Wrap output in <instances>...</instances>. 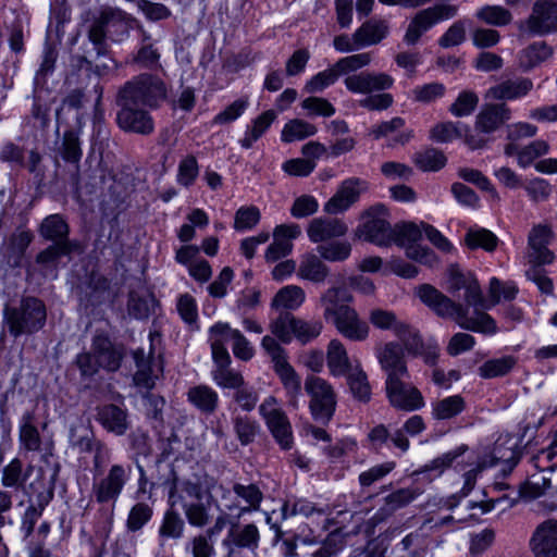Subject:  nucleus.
Masks as SVG:
<instances>
[{
	"instance_id": "49530a36",
	"label": "nucleus",
	"mask_w": 557,
	"mask_h": 557,
	"mask_svg": "<svg viewBox=\"0 0 557 557\" xmlns=\"http://www.w3.org/2000/svg\"><path fill=\"white\" fill-rule=\"evenodd\" d=\"M218 331L220 333L224 331L226 339L233 342L232 350L237 359L243 361L252 359L255 349L240 331L232 329L230 324L223 322H221V327Z\"/></svg>"
},
{
	"instance_id": "412c9836",
	"label": "nucleus",
	"mask_w": 557,
	"mask_h": 557,
	"mask_svg": "<svg viewBox=\"0 0 557 557\" xmlns=\"http://www.w3.org/2000/svg\"><path fill=\"white\" fill-rule=\"evenodd\" d=\"M300 234L301 230L297 224L277 225L273 232V243L267 248L265 260L275 262L288 256L294 247L293 239H296Z\"/></svg>"
},
{
	"instance_id": "69168bd1",
	"label": "nucleus",
	"mask_w": 557,
	"mask_h": 557,
	"mask_svg": "<svg viewBox=\"0 0 557 557\" xmlns=\"http://www.w3.org/2000/svg\"><path fill=\"white\" fill-rule=\"evenodd\" d=\"M212 379L219 387L234 391L245 383L243 374L231 369L230 366L215 367L212 371Z\"/></svg>"
},
{
	"instance_id": "473e14b6",
	"label": "nucleus",
	"mask_w": 557,
	"mask_h": 557,
	"mask_svg": "<svg viewBox=\"0 0 557 557\" xmlns=\"http://www.w3.org/2000/svg\"><path fill=\"white\" fill-rule=\"evenodd\" d=\"M261 534L256 523H231L222 544L259 547Z\"/></svg>"
},
{
	"instance_id": "2f4dec72",
	"label": "nucleus",
	"mask_w": 557,
	"mask_h": 557,
	"mask_svg": "<svg viewBox=\"0 0 557 557\" xmlns=\"http://www.w3.org/2000/svg\"><path fill=\"white\" fill-rule=\"evenodd\" d=\"M97 420L108 432L117 436L124 435L129 426L126 410L113 404L99 407Z\"/></svg>"
},
{
	"instance_id": "a878e982",
	"label": "nucleus",
	"mask_w": 557,
	"mask_h": 557,
	"mask_svg": "<svg viewBox=\"0 0 557 557\" xmlns=\"http://www.w3.org/2000/svg\"><path fill=\"white\" fill-rule=\"evenodd\" d=\"M91 350L97 357L98 362L102 369L110 372H114L120 369L123 359V352L110 341L107 335H95L92 338Z\"/></svg>"
},
{
	"instance_id": "dca6fc26",
	"label": "nucleus",
	"mask_w": 557,
	"mask_h": 557,
	"mask_svg": "<svg viewBox=\"0 0 557 557\" xmlns=\"http://www.w3.org/2000/svg\"><path fill=\"white\" fill-rule=\"evenodd\" d=\"M150 347L149 351L146 352L144 348H138L133 352L137 371L134 374V382L137 386L152 389L156 385V381L162 373V367L156 363L153 356L154 342H160L159 334H149Z\"/></svg>"
},
{
	"instance_id": "c756f323",
	"label": "nucleus",
	"mask_w": 557,
	"mask_h": 557,
	"mask_svg": "<svg viewBox=\"0 0 557 557\" xmlns=\"http://www.w3.org/2000/svg\"><path fill=\"white\" fill-rule=\"evenodd\" d=\"M326 366L334 377H341L354 369L345 345L337 338H333L326 346Z\"/></svg>"
},
{
	"instance_id": "f704fd0d",
	"label": "nucleus",
	"mask_w": 557,
	"mask_h": 557,
	"mask_svg": "<svg viewBox=\"0 0 557 557\" xmlns=\"http://www.w3.org/2000/svg\"><path fill=\"white\" fill-rule=\"evenodd\" d=\"M388 34V25L383 20H369L352 34L356 47L364 48L381 42Z\"/></svg>"
},
{
	"instance_id": "5fc2aeb1",
	"label": "nucleus",
	"mask_w": 557,
	"mask_h": 557,
	"mask_svg": "<svg viewBox=\"0 0 557 557\" xmlns=\"http://www.w3.org/2000/svg\"><path fill=\"white\" fill-rule=\"evenodd\" d=\"M351 250L352 246L347 240H335L317 247L320 257L329 262L346 261L350 257Z\"/></svg>"
},
{
	"instance_id": "c9c22d12",
	"label": "nucleus",
	"mask_w": 557,
	"mask_h": 557,
	"mask_svg": "<svg viewBox=\"0 0 557 557\" xmlns=\"http://www.w3.org/2000/svg\"><path fill=\"white\" fill-rule=\"evenodd\" d=\"M273 369L289 398V404L293 407H297L298 397L301 395L300 376L287 361V358L274 363Z\"/></svg>"
},
{
	"instance_id": "bf43d9fd",
	"label": "nucleus",
	"mask_w": 557,
	"mask_h": 557,
	"mask_svg": "<svg viewBox=\"0 0 557 557\" xmlns=\"http://www.w3.org/2000/svg\"><path fill=\"white\" fill-rule=\"evenodd\" d=\"M465 131H469V128L462 123L442 122L431 128L430 138L437 143H449L461 138Z\"/></svg>"
},
{
	"instance_id": "09e8293b",
	"label": "nucleus",
	"mask_w": 557,
	"mask_h": 557,
	"mask_svg": "<svg viewBox=\"0 0 557 557\" xmlns=\"http://www.w3.org/2000/svg\"><path fill=\"white\" fill-rule=\"evenodd\" d=\"M39 234L47 240L59 243L69 240V225L60 214H51L44 219Z\"/></svg>"
},
{
	"instance_id": "4d7b16f0",
	"label": "nucleus",
	"mask_w": 557,
	"mask_h": 557,
	"mask_svg": "<svg viewBox=\"0 0 557 557\" xmlns=\"http://www.w3.org/2000/svg\"><path fill=\"white\" fill-rule=\"evenodd\" d=\"M416 165L424 172H435L443 169L447 162L445 154L435 148H428L414 154Z\"/></svg>"
},
{
	"instance_id": "7c9ffc66",
	"label": "nucleus",
	"mask_w": 557,
	"mask_h": 557,
	"mask_svg": "<svg viewBox=\"0 0 557 557\" xmlns=\"http://www.w3.org/2000/svg\"><path fill=\"white\" fill-rule=\"evenodd\" d=\"M35 412L25 411L18 424L20 449L25 453H37L41 448L42 440L38 428L35 424Z\"/></svg>"
},
{
	"instance_id": "680f3d73",
	"label": "nucleus",
	"mask_w": 557,
	"mask_h": 557,
	"mask_svg": "<svg viewBox=\"0 0 557 557\" xmlns=\"http://www.w3.org/2000/svg\"><path fill=\"white\" fill-rule=\"evenodd\" d=\"M182 508L190 527L202 529L211 521L209 508L201 500L184 504Z\"/></svg>"
},
{
	"instance_id": "f8f14e48",
	"label": "nucleus",
	"mask_w": 557,
	"mask_h": 557,
	"mask_svg": "<svg viewBox=\"0 0 557 557\" xmlns=\"http://www.w3.org/2000/svg\"><path fill=\"white\" fill-rule=\"evenodd\" d=\"M132 467L129 465H112L107 474L92 483V495L99 504L115 503L123 492L129 475Z\"/></svg>"
},
{
	"instance_id": "c85d7f7f",
	"label": "nucleus",
	"mask_w": 557,
	"mask_h": 557,
	"mask_svg": "<svg viewBox=\"0 0 557 557\" xmlns=\"http://www.w3.org/2000/svg\"><path fill=\"white\" fill-rule=\"evenodd\" d=\"M554 53V48L546 41H534L519 51L518 65L523 72H529L552 59Z\"/></svg>"
},
{
	"instance_id": "0e129e2a",
	"label": "nucleus",
	"mask_w": 557,
	"mask_h": 557,
	"mask_svg": "<svg viewBox=\"0 0 557 557\" xmlns=\"http://www.w3.org/2000/svg\"><path fill=\"white\" fill-rule=\"evenodd\" d=\"M396 468L395 461H385L374 465L366 471H362L358 476V482L362 490L369 488L376 482L383 480Z\"/></svg>"
},
{
	"instance_id": "0eeeda50",
	"label": "nucleus",
	"mask_w": 557,
	"mask_h": 557,
	"mask_svg": "<svg viewBox=\"0 0 557 557\" xmlns=\"http://www.w3.org/2000/svg\"><path fill=\"white\" fill-rule=\"evenodd\" d=\"M387 216V209L381 203L369 208L361 215V223L356 228V235L380 247L392 245L393 226Z\"/></svg>"
},
{
	"instance_id": "8fccbe9b",
	"label": "nucleus",
	"mask_w": 557,
	"mask_h": 557,
	"mask_svg": "<svg viewBox=\"0 0 557 557\" xmlns=\"http://www.w3.org/2000/svg\"><path fill=\"white\" fill-rule=\"evenodd\" d=\"M497 244V236L483 227H470L465 236V245L471 250L482 248L491 252L496 249Z\"/></svg>"
},
{
	"instance_id": "bb28decb",
	"label": "nucleus",
	"mask_w": 557,
	"mask_h": 557,
	"mask_svg": "<svg viewBox=\"0 0 557 557\" xmlns=\"http://www.w3.org/2000/svg\"><path fill=\"white\" fill-rule=\"evenodd\" d=\"M330 275V268L317 252H305L300 256L297 268V276L300 280L309 281L314 284H321Z\"/></svg>"
},
{
	"instance_id": "4c0bfd02",
	"label": "nucleus",
	"mask_w": 557,
	"mask_h": 557,
	"mask_svg": "<svg viewBox=\"0 0 557 557\" xmlns=\"http://www.w3.org/2000/svg\"><path fill=\"white\" fill-rule=\"evenodd\" d=\"M35 467L33 465H28L26 469H24V465L22 460L17 457L13 458L7 466L2 469L1 475V484L5 488L12 490H21L25 487L26 479L34 471Z\"/></svg>"
},
{
	"instance_id": "423d86ee",
	"label": "nucleus",
	"mask_w": 557,
	"mask_h": 557,
	"mask_svg": "<svg viewBox=\"0 0 557 557\" xmlns=\"http://www.w3.org/2000/svg\"><path fill=\"white\" fill-rule=\"evenodd\" d=\"M305 391L309 396V409L312 418L326 424L331 421L336 409V393L325 379L308 375L305 380Z\"/></svg>"
},
{
	"instance_id": "13d9d810",
	"label": "nucleus",
	"mask_w": 557,
	"mask_h": 557,
	"mask_svg": "<svg viewBox=\"0 0 557 557\" xmlns=\"http://www.w3.org/2000/svg\"><path fill=\"white\" fill-rule=\"evenodd\" d=\"M323 330V324L319 320L307 321L294 315L293 336L301 344H308L317 338Z\"/></svg>"
},
{
	"instance_id": "c03bdc74",
	"label": "nucleus",
	"mask_w": 557,
	"mask_h": 557,
	"mask_svg": "<svg viewBox=\"0 0 557 557\" xmlns=\"http://www.w3.org/2000/svg\"><path fill=\"white\" fill-rule=\"evenodd\" d=\"M276 120L274 110H267L258 115L247 128L245 136L239 140L243 148L249 149L252 147L262 135L268 131L271 124Z\"/></svg>"
},
{
	"instance_id": "a18cd8bd",
	"label": "nucleus",
	"mask_w": 557,
	"mask_h": 557,
	"mask_svg": "<svg viewBox=\"0 0 557 557\" xmlns=\"http://www.w3.org/2000/svg\"><path fill=\"white\" fill-rule=\"evenodd\" d=\"M431 414L435 420H449L466 409V401L460 395H453L433 401Z\"/></svg>"
},
{
	"instance_id": "e2e57ef3",
	"label": "nucleus",
	"mask_w": 557,
	"mask_h": 557,
	"mask_svg": "<svg viewBox=\"0 0 557 557\" xmlns=\"http://www.w3.org/2000/svg\"><path fill=\"white\" fill-rule=\"evenodd\" d=\"M185 550L191 557H214V540L203 532L191 536L185 545Z\"/></svg>"
},
{
	"instance_id": "79ce46f5",
	"label": "nucleus",
	"mask_w": 557,
	"mask_h": 557,
	"mask_svg": "<svg viewBox=\"0 0 557 557\" xmlns=\"http://www.w3.org/2000/svg\"><path fill=\"white\" fill-rule=\"evenodd\" d=\"M306 300V293L298 285H287L278 289L272 299L271 307L274 309L296 310Z\"/></svg>"
},
{
	"instance_id": "774afa93",
	"label": "nucleus",
	"mask_w": 557,
	"mask_h": 557,
	"mask_svg": "<svg viewBox=\"0 0 557 557\" xmlns=\"http://www.w3.org/2000/svg\"><path fill=\"white\" fill-rule=\"evenodd\" d=\"M293 320L294 314L289 312L280 313L278 317L269 324L272 335L284 344L290 343L293 339Z\"/></svg>"
},
{
	"instance_id": "603ef678",
	"label": "nucleus",
	"mask_w": 557,
	"mask_h": 557,
	"mask_svg": "<svg viewBox=\"0 0 557 557\" xmlns=\"http://www.w3.org/2000/svg\"><path fill=\"white\" fill-rule=\"evenodd\" d=\"M475 17L484 24L503 27L511 23L512 14L500 5H484L475 13Z\"/></svg>"
},
{
	"instance_id": "cd10ccee",
	"label": "nucleus",
	"mask_w": 557,
	"mask_h": 557,
	"mask_svg": "<svg viewBox=\"0 0 557 557\" xmlns=\"http://www.w3.org/2000/svg\"><path fill=\"white\" fill-rule=\"evenodd\" d=\"M533 88V82L527 77L507 79L487 89L486 99L515 100L528 95Z\"/></svg>"
},
{
	"instance_id": "b1692460",
	"label": "nucleus",
	"mask_w": 557,
	"mask_h": 557,
	"mask_svg": "<svg viewBox=\"0 0 557 557\" xmlns=\"http://www.w3.org/2000/svg\"><path fill=\"white\" fill-rule=\"evenodd\" d=\"M511 119V110L506 103H486L475 117L476 131L491 134Z\"/></svg>"
},
{
	"instance_id": "1a4fd4ad",
	"label": "nucleus",
	"mask_w": 557,
	"mask_h": 557,
	"mask_svg": "<svg viewBox=\"0 0 557 557\" xmlns=\"http://www.w3.org/2000/svg\"><path fill=\"white\" fill-rule=\"evenodd\" d=\"M259 413L281 448L290 449L293 446L292 425L276 397H265L259 406Z\"/></svg>"
},
{
	"instance_id": "e433bc0d",
	"label": "nucleus",
	"mask_w": 557,
	"mask_h": 557,
	"mask_svg": "<svg viewBox=\"0 0 557 557\" xmlns=\"http://www.w3.org/2000/svg\"><path fill=\"white\" fill-rule=\"evenodd\" d=\"M273 369L289 398V404L293 407H297L298 397L301 395L300 376L287 361V358L274 363Z\"/></svg>"
},
{
	"instance_id": "7ed1b4c3",
	"label": "nucleus",
	"mask_w": 557,
	"mask_h": 557,
	"mask_svg": "<svg viewBox=\"0 0 557 557\" xmlns=\"http://www.w3.org/2000/svg\"><path fill=\"white\" fill-rule=\"evenodd\" d=\"M372 62L371 52H361L341 58L335 62L336 69L345 76L344 85L352 94L368 95L373 91L389 89L394 79L386 73L358 72Z\"/></svg>"
},
{
	"instance_id": "39448f33",
	"label": "nucleus",
	"mask_w": 557,
	"mask_h": 557,
	"mask_svg": "<svg viewBox=\"0 0 557 557\" xmlns=\"http://www.w3.org/2000/svg\"><path fill=\"white\" fill-rule=\"evenodd\" d=\"M4 322L12 336L30 335L41 330L47 320L45 304L32 296L23 297L17 306H7Z\"/></svg>"
},
{
	"instance_id": "4be33fe9",
	"label": "nucleus",
	"mask_w": 557,
	"mask_h": 557,
	"mask_svg": "<svg viewBox=\"0 0 557 557\" xmlns=\"http://www.w3.org/2000/svg\"><path fill=\"white\" fill-rule=\"evenodd\" d=\"M59 472V465H55L49 478L42 468H38L37 476L27 487L28 504L47 507L54 496V482Z\"/></svg>"
},
{
	"instance_id": "a19ab883",
	"label": "nucleus",
	"mask_w": 557,
	"mask_h": 557,
	"mask_svg": "<svg viewBox=\"0 0 557 557\" xmlns=\"http://www.w3.org/2000/svg\"><path fill=\"white\" fill-rule=\"evenodd\" d=\"M344 376H346L347 384L355 399L361 403L370 401L371 385L359 361H356L354 369Z\"/></svg>"
},
{
	"instance_id": "f257e3e1",
	"label": "nucleus",
	"mask_w": 557,
	"mask_h": 557,
	"mask_svg": "<svg viewBox=\"0 0 557 557\" xmlns=\"http://www.w3.org/2000/svg\"><path fill=\"white\" fill-rule=\"evenodd\" d=\"M419 299L433 310L438 317L453 319L461 329L494 335L498 332L496 321L486 312L478 310L490 309L483 298L478 280H470L465 288V302L467 306L455 302L430 284H422L416 289Z\"/></svg>"
},
{
	"instance_id": "9b49d317",
	"label": "nucleus",
	"mask_w": 557,
	"mask_h": 557,
	"mask_svg": "<svg viewBox=\"0 0 557 557\" xmlns=\"http://www.w3.org/2000/svg\"><path fill=\"white\" fill-rule=\"evenodd\" d=\"M219 490L221 492V499L224 502L225 509L230 512L236 511V518L238 519L247 513L259 510L263 500V493L260 487L253 483L243 484L235 482L232 486V491L235 496L245 503L244 506H240L232 497L231 490L223 485H219Z\"/></svg>"
},
{
	"instance_id": "f03ea898",
	"label": "nucleus",
	"mask_w": 557,
	"mask_h": 557,
	"mask_svg": "<svg viewBox=\"0 0 557 557\" xmlns=\"http://www.w3.org/2000/svg\"><path fill=\"white\" fill-rule=\"evenodd\" d=\"M352 295L343 286H330L320 294L319 307L322 317L336 331L351 342H363L369 337L370 327L349 304Z\"/></svg>"
},
{
	"instance_id": "ddd939ff",
	"label": "nucleus",
	"mask_w": 557,
	"mask_h": 557,
	"mask_svg": "<svg viewBox=\"0 0 557 557\" xmlns=\"http://www.w3.org/2000/svg\"><path fill=\"white\" fill-rule=\"evenodd\" d=\"M529 36H545L557 33V0H536L532 12L520 25Z\"/></svg>"
},
{
	"instance_id": "338daca9",
	"label": "nucleus",
	"mask_w": 557,
	"mask_h": 557,
	"mask_svg": "<svg viewBox=\"0 0 557 557\" xmlns=\"http://www.w3.org/2000/svg\"><path fill=\"white\" fill-rule=\"evenodd\" d=\"M341 73H338L336 65H332L331 67L319 72L314 76H312L305 85V91L309 94L321 92L326 87L335 84V82L339 78Z\"/></svg>"
},
{
	"instance_id": "72a5a7b5",
	"label": "nucleus",
	"mask_w": 557,
	"mask_h": 557,
	"mask_svg": "<svg viewBox=\"0 0 557 557\" xmlns=\"http://www.w3.org/2000/svg\"><path fill=\"white\" fill-rule=\"evenodd\" d=\"M186 397L193 407L206 416L213 414L219 407V394L206 384L188 388Z\"/></svg>"
},
{
	"instance_id": "37998d69",
	"label": "nucleus",
	"mask_w": 557,
	"mask_h": 557,
	"mask_svg": "<svg viewBox=\"0 0 557 557\" xmlns=\"http://www.w3.org/2000/svg\"><path fill=\"white\" fill-rule=\"evenodd\" d=\"M58 151L61 158L65 162L74 164L78 172L79 162L83 156L79 132L74 129L65 131Z\"/></svg>"
},
{
	"instance_id": "2eb2a0df",
	"label": "nucleus",
	"mask_w": 557,
	"mask_h": 557,
	"mask_svg": "<svg viewBox=\"0 0 557 557\" xmlns=\"http://www.w3.org/2000/svg\"><path fill=\"white\" fill-rule=\"evenodd\" d=\"M555 238L553 227L548 223L534 224L528 234L525 258L532 265L553 263L555 253L548 248Z\"/></svg>"
},
{
	"instance_id": "9d476101",
	"label": "nucleus",
	"mask_w": 557,
	"mask_h": 557,
	"mask_svg": "<svg viewBox=\"0 0 557 557\" xmlns=\"http://www.w3.org/2000/svg\"><path fill=\"white\" fill-rule=\"evenodd\" d=\"M117 126L126 132L149 136L154 132V121L147 107L115 98Z\"/></svg>"
},
{
	"instance_id": "aec40b11",
	"label": "nucleus",
	"mask_w": 557,
	"mask_h": 557,
	"mask_svg": "<svg viewBox=\"0 0 557 557\" xmlns=\"http://www.w3.org/2000/svg\"><path fill=\"white\" fill-rule=\"evenodd\" d=\"M534 557H557V520L548 519L540 523L529 541Z\"/></svg>"
},
{
	"instance_id": "393cba45",
	"label": "nucleus",
	"mask_w": 557,
	"mask_h": 557,
	"mask_svg": "<svg viewBox=\"0 0 557 557\" xmlns=\"http://www.w3.org/2000/svg\"><path fill=\"white\" fill-rule=\"evenodd\" d=\"M203 497L202 486L198 481L189 479H180L172 472V479L169 486V504L171 507L184 504H190L188 499L200 502Z\"/></svg>"
},
{
	"instance_id": "052dcab7",
	"label": "nucleus",
	"mask_w": 557,
	"mask_h": 557,
	"mask_svg": "<svg viewBox=\"0 0 557 557\" xmlns=\"http://www.w3.org/2000/svg\"><path fill=\"white\" fill-rule=\"evenodd\" d=\"M70 441L72 446L81 453H90L99 443L94 432L83 423L71 428Z\"/></svg>"
},
{
	"instance_id": "4468645a",
	"label": "nucleus",
	"mask_w": 557,
	"mask_h": 557,
	"mask_svg": "<svg viewBox=\"0 0 557 557\" xmlns=\"http://www.w3.org/2000/svg\"><path fill=\"white\" fill-rule=\"evenodd\" d=\"M409 376H392L386 379L385 389L389 404L399 410L413 411L424 406L421 392L408 382Z\"/></svg>"
},
{
	"instance_id": "a211bd4d",
	"label": "nucleus",
	"mask_w": 557,
	"mask_h": 557,
	"mask_svg": "<svg viewBox=\"0 0 557 557\" xmlns=\"http://www.w3.org/2000/svg\"><path fill=\"white\" fill-rule=\"evenodd\" d=\"M110 27L126 28L123 11L106 8L90 26L88 30V39L94 44L98 55L106 53L104 40L107 37V28Z\"/></svg>"
},
{
	"instance_id": "6ab92c4d",
	"label": "nucleus",
	"mask_w": 557,
	"mask_h": 557,
	"mask_svg": "<svg viewBox=\"0 0 557 557\" xmlns=\"http://www.w3.org/2000/svg\"><path fill=\"white\" fill-rule=\"evenodd\" d=\"M375 356L386 373V379L392 376H409L405 352L401 345L397 342H387L375 347Z\"/></svg>"
},
{
	"instance_id": "58836bf2",
	"label": "nucleus",
	"mask_w": 557,
	"mask_h": 557,
	"mask_svg": "<svg viewBox=\"0 0 557 557\" xmlns=\"http://www.w3.org/2000/svg\"><path fill=\"white\" fill-rule=\"evenodd\" d=\"M34 235L25 228H16L5 245V257L12 267H20L22 258L33 242Z\"/></svg>"
},
{
	"instance_id": "6e6d98bb",
	"label": "nucleus",
	"mask_w": 557,
	"mask_h": 557,
	"mask_svg": "<svg viewBox=\"0 0 557 557\" xmlns=\"http://www.w3.org/2000/svg\"><path fill=\"white\" fill-rule=\"evenodd\" d=\"M317 133V127L304 120L294 119L287 122L281 133L283 143L302 140Z\"/></svg>"
},
{
	"instance_id": "864d4df0",
	"label": "nucleus",
	"mask_w": 557,
	"mask_h": 557,
	"mask_svg": "<svg viewBox=\"0 0 557 557\" xmlns=\"http://www.w3.org/2000/svg\"><path fill=\"white\" fill-rule=\"evenodd\" d=\"M232 422L235 435L243 446L249 445L255 441L260 430L255 419L248 416L236 414L233 417Z\"/></svg>"
},
{
	"instance_id": "ea45409f",
	"label": "nucleus",
	"mask_w": 557,
	"mask_h": 557,
	"mask_svg": "<svg viewBox=\"0 0 557 557\" xmlns=\"http://www.w3.org/2000/svg\"><path fill=\"white\" fill-rule=\"evenodd\" d=\"M186 524L180 512L171 507L160 522L158 536L161 541H178L184 536Z\"/></svg>"
},
{
	"instance_id": "5701e85b",
	"label": "nucleus",
	"mask_w": 557,
	"mask_h": 557,
	"mask_svg": "<svg viewBox=\"0 0 557 557\" xmlns=\"http://www.w3.org/2000/svg\"><path fill=\"white\" fill-rule=\"evenodd\" d=\"M348 226L345 222L335 218H314L307 227L309 239L314 243H323L346 235Z\"/></svg>"
},
{
	"instance_id": "6e6552de",
	"label": "nucleus",
	"mask_w": 557,
	"mask_h": 557,
	"mask_svg": "<svg viewBox=\"0 0 557 557\" xmlns=\"http://www.w3.org/2000/svg\"><path fill=\"white\" fill-rule=\"evenodd\" d=\"M458 13L455 4L438 2L433 7L420 10L409 22L404 35V41L408 46H414L421 36L438 22L453 18Z\"/></svg>"
},
{
	"instance_id": "de8ad7c7",
	"label": "nucleus",
	"mask_w": 557,
	"mask_h": 557,
	"mask_svg": "<svg viewBox=\"0 0 557 557\" xmlns=\"http://www.w3.org/2000/svg\"><path fill=\"white\" fill-rule=\"evenodd\" d=\"M517 362V357L511 355L486 360L479 367V375L483 379L505 376L516 367Z\"/></svg>"
},
{
	"instance_id": "20e7f679",
	"label": "nucleus",
	"mask_w": 557,
	"mask_h": 557,
	"mask_svg": "<svg viewBox=\"0 0 557 557\" xmlns=\"http://www.w3.org/2000/svg\"><path fill=\"white\" fill-rule=\"evenodd\" d=\"M115 98L153 110L166 101L168 86L159 76L141 73L125 82Z\"/></svg>"
},
{
	"instance_id": "f3484780",
	"label": "nucleus",
	"mask_w": 557,
	"mask_h": 557,
	"mask_svg": "<svg viewBox=\"0 0 557 557\" xmlns=\"http://www.w3.org/2000/svg\"><path fill=\"white\" fill-rule=\"evenodd\" d=\"M368 189V183L358 177L345 180L336 193L325 202L323 210L329 214H339L347 211L360 195Z\"/></svg>"
},
{
	"instance_id": "3c124183",
	"label": "nucleus",
	"mask_w": 557,
	"mask_h": 557,
	"mask_svg": "<svg viewBox=\"0 0 557 557\" xmlns=\"http://www.w3.org/2000/svg\"><path fill=\"white\" fill-rule=\"evenodd\" d=\"M221 327V322L215 323L209 329V342L212 352V358L216 367H225L231 363V356L225 347L227 342L224 331L220 332L218 329Z\"/></svg>"
}]
</instances>
